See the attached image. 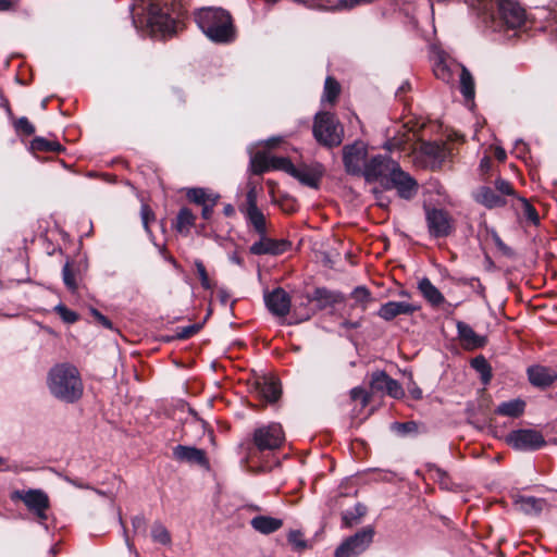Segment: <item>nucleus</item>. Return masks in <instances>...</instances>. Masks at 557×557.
I'll use <instances>...</instances> for the list:
<instances>
[{
  "mask_svg": "<svg viewBox=\"0 0 557 557\" xmlns=\"http://www.w3.org/2000/svg\"><path fill=\"white\" fill-rule=\"evenodd\" d=\"M194 20L206 37L216 45H230L237 38L231 13L220 7H203L194 12Z\"/></svg>",
  "mask_w": 557,
  "mask_h": 557,
  "instance_id": "nucleus-1",
  "label": "nucleus"
},
{
  "mask_svg": "<svg viewBox=\"0 0 557 557\" xmlns=\"http://www.w3.org/2000/svg\"><path fill=\"white\" fill-rule=\"evenodd\" d=\"M50 394L66 404L78 401L84 393V384L78 369L69 362L53 366L47 376Z\"/></svg>",
  "mask_w": 557,
  "mask_h": 557,
  "instance_id": "nucleus-2",
  "label": "nucleus"
},
{
  "mask_svg": "<svg viewBox=\"0 0 557 557\" xmlns=\"http://www.w3.org/2000/svg\"><path fill=\"white\" fill-rule=\"evenodd\" d=\"M147 12L146 26L152 33L172 35L185 15L182 0H148L141 12Z\"/></svg>",
  "mask_w": 557,
  "mask_h": 557,
  "instance_id": "nucleus-3",
  "label": "nucleus"
},
{
  "mask_svg": "<svg viewBox=\"0 0 557 557\" xmlns=\"http://www.w3.org/2000/svg\"><path fill=\"white\" fill-rule=\"evenodd\" d=\"M312 135L319 145L333 149L343 143L344 128L335 114L320 111L314 115Z\"/></svg>",
  "mask_w": 557,
  "mask_h": 557,
  "instance_id": "nucleus-4",
  "label": "nucleus"
},
{
  "mask_svg": "<svg viewBox=\"0 0 557 557\" xmlns=\"http://www.w3.org/2000/svg\"><path fill=\"white\" fill-rule=\"evenodd\" d=\"M285 441L284 431L278 423H271L255 429L251 437V447L249 454L255 456L256 453H272L282 447Z\"/></svg>",
  "mask_w": 557,
  "mask_h": 557,
  "instance_id": "nucleus-5",
  "label": "nucleus"
},
{
  "mask_svg": "<svg viewBox=\"0 0 557 557\" xmlns=\"http://www.w3.org/2000/svg\"><path fill=\"white\" fill-rule=\"evenodd\" d=\"M491 21L494 29H518L525 24V10L513 0H499L497 14L492 13Z\"/></svg>",
  "mask_w": 557,
  "mask_h": 557,
  "instance_id": "nucleus-6",
  "label": "nucleus"
},
{
  "mask_svg": "<svg viewBox=\"0 0 557 557\" xmlns=\"http://www.w3.org/2000/svg\"><path fill=\"white\" fill-rule=\"evenodd\" d=\"M238 210L244 215L247 226L251 227L257 235H263L268 232L267 218L258 207V191L256 186L248 188L245 201L238 206Z\"/></svg>",
  "mask_w": 557,
  "mask_h": 557,
  "instance_id": "nucleus-7",
  "label": "nucleus"
},
{
  "mask_svg": "<svg viewBox=\"0 0 557 557\" xmlns=\"http://www.w3.org/2000/svg\"><path fill=\"white\" fill-rule=\"evenodd\" d=\"M12 502H23L26 508L39 520L47 519V510L50 508V499L46 492L40 488L15 490L11 493Z\"/></svg>",
  "mask_w": 557,
  "mask_h": 557,
  "instance_id": "nucleus-8",
  "label": "nucleus"
},
{
  "mask_svg": "<svg viewBox=\"0 0 557 557\" xmlns=\"http://www.w3.org/2000/svg\"><path fill=\"white\" fill-rule=\"evenodd\" d=\"M506 443L518 451H536L547 445L542 432L535 429H518L508 433Z\"/></svg>",
  "mask_w": 557,
  "mask_h": 557,
  "instance_id": "nucleus-9",
  "label": "nucleus"
},
{
  "mask_svg": "<svg viewBox=\"0 0 557 557\" xmlns=\"http://www.w3.org/2000/svg\"><path fill=\"white\" fill-rule=\"evenodd\" d=\"M375 530L372 525H367L347 537L335 549L334 557H358L373 542Z\"/></svg>",
  "mask_w": 557,
  "mask_h": 557,
  "instance_id": "nucleus-10",
  "label": "nucleus"
},
{
  "mask_svg": "<svg viewBox=\"0 0 557 557\" xmlns=\"http://www.w3.org/2000/svg\"><path fill=\"white\" fill-rule=\"evenodd\" d=\"M398 165L392 158L387 156L376 154L371 157L363 166L361 176L367 183L379 182L383 188L385 180H388L391 173Z\"/></svg>",
  "mask_w": 557,
  "mask_h": 557,
  "instance_id": "nucleus-11",
  "label": "nucleus"
},
{
  "mask_svg": "<svg viewBox=\"0 0 557 557\" xmlns=\"http://www.w3.org/2000/svg\"><path fill=\"white\" fill-rule=\"evenodd\" d=\"M384 190L396 189L399 198L411 200L418 194V182L398 164L391 173L388 180H385Z\"/></svg>",
  "mask_w": 557,
  "mask_h": 557,
  "instance_id": "nucleus-12",
  "label": "nucleus"
},
{
  "mask_svg": "<svg viewBox=\"0 0 557 557\" xmlns=\"http://www.w3.org/2000/svg\"><path fill=\"white\" fill-rule=\"evenodd\" d=\"M368 160V147L363 141L357 140L343 147V164L348 175L361 176Z\"/></svg>",
  "mask_w": 557,
  "mask_h": 557,
  "instance_id": "nucleus-13",
  "label": "nucleus"
},
{
  "mask_svg": "<svg viewBox=\"0 0 557 557\" xmlns=\"http://www.w3.org/2000/svg\"><path fill=\"white\" fill-rule=\"evenodd\" d=\"M425 221L429 233L434 238L448 237L455 231L454 220L444 209H426Z\"/></svg>",
  "mask_w": 557,
  "mask_h": 557,
  "instance_id": "nucleus-14",
  "label": "nucleus"
},
{
  "mask_svg": "<svg viewBox=\"0 0 557 557\" xmlns=\"http://www.w3.org/2000/svg\"><path fill=\"white\" fill-rule=\"evenodd\" d=\"M369 386L372 395L386 394L395 399H400L405 395L399 382L391 377L383 370H376L371 373Z\"/></svg>",
  "mask_w": 557,
  "mask_h": 557,
  "instance_id": "nucleus-15",
  "label": "nucleus"
},
{
  "mask_svg": "<svg viewBox=\"0 0 557 557\" xmlns=\"http://www.w3.org/2000/svg\"><path fill=\"white\" fill-rule=\"evenodd\" d=\"M258 236L259 240L255 242L249 247V252L253 256H280L288 251L292 247V242L288 239H273L268 236V232Z\"/></svg>",
  "mask_w": 557,
  "mask_h": 557,
  "instance_id": "nucleus-16",
  "label": "nucleus"
},
{
  "mask_svg": "<svg viewBox=\"0 0 557 557\" xmlns=\"http://www.w3.org/2000/svg\"><path fill=\"white\" fill-rule=\"evenodd\" d=\"M324 174V165L320 162H313L311 164L302 163L298 166L295 165V171L290 173V176L299 181L305 186L318 189Z\"/></svg>",
  "mask_w": 557,
  "mask_h": 557,
  "instance_id": "nucleus-17",
  "label": "nucleus"
},
{
  "mask_svg": "<svg viewBox=\"0 0 557 557\" xmlns=\"http://www.w3.org/2000/svg\"><path fill=\"white\" fill-rule=\"evenodd\" d=\"M264 302L268 310L276 317L283 318L292 314V300L288 293L282 288L276 287L270 293L264 294Z\"/></svg>",
  "mask_w": 557,
  "mask_h": 557,
  "instance_id": "nucleus-18",
  "label": "nucleus"
},
{
  "mask_svg": "<svg viewBox=\"0 0 557 557\" xmlns=\"http://www.w3.org/2000/svg\"><path fill=\"white\" fill-rule=\"evenodd\" d=\"M345 295L326 287H317L312 294H307V302H315L318 310H324L345 301Z\"/></svg>",
  "mask_w": 557,
  "mask_h": 557,
  "instance_id": "nucleus-19",
  "label": "nucleus"
},
{
  "mask_svg": "<svg viewBox=\"0 0 557 557\" xmlns=\"http://www.w3.org/2000/svg\"><path fill=\"white\" fill-rule=\"evenodd\" d=\"M527 374L531 385L542 389L552 386L557 381V370L546 366H531L527 369Z\"/></svg>",
  "mask_w": 557,
  "mask_h": 557,
  "instance_id": "nucleus-20",
  "label": "nucleus"
},
{
  "mask_svg": "<svg viewBox=\"0 0 557 557\" xmlns=\"http://www.w3.org/2000/svg\"><path fill=\"white\" fill-rule=\"evenodd\" d=\"M418 310H420V306L410 302L388 301L380 307L376 314L385 321H392L398 315H411Z\"/></svg>",
  "mask_w": 557,
  "mask_h": 557,
  "instance_id": "nucleus-21",
  "label": "nucleus"
},
{
  "mask_svg": "<svg viewBox=\"0 0 557 557\" xmlns=\"http://www.w3.org/2000/svg\"><path fill=\"white\" fill-rule=\"evenodd\" d=\"M458 338L467 350L483 348L487 344L486 336L479 335L474 330L463 321H457L456 324Z\"/></svg>",
  "mask_w": 557,
  "mask_h": 557,
  "instance_id": "nucleus-22",
  "label": "nucleus"
},
{
  "mask_svg": "<svg viewBox=\"0 0 557 557\" xmlns=\"http://www.w3.org/2000/svg\"><path fill=\"white\" fill-rule=\"evenodd\" d=\"M173 457L178 461H184L190 465H198L200 467H207L209 465V459L206 451L194 446H175L173 448Z\"/></svg>",
  "mask_w": 557,
  "mask_h": 557,
  "instance_id": "nucleus-23",
  "label": "nucleus"
},
{
  "mask_svg": "<svg viewBox=\"0 0 557 557\" xmlns=\"http://www.w3.org/2000/svg\"><path fill=\"white\" fill-rule=\"evenodd\" d=\"M474 199L487 209L503 208L507 205L505 197L488 186L479 187L474 194Z\"/></svg>",
  "mask_w": 557,
  "mask_h": 557,
  "instance_id": "nucleus-24",
  "label": "nucleus"
},
{
  "mask_svg": "<svg viewBox=\"0 0 557 557\" xmlns=\"http://www.w3.org/2000/svg\"><path fill=\"white\" fill-rule=\"evenodd\" d=\"M256 392L258 396L269 404L276 403L282 395L281 384L273 380L257 381L255 383Z\"/></svg>",
  "mask_w": 557,
  "mask_h": 557,
  "instance_id": "nucleus-25",
  "label": "nucleus"
},
{
  "mask_svg": "<svg viewBox=\"0 0 557 557\" xmlns=\"http://www.w3.org/2000/svg\"><path fill=\"white\" fill-rule=\"evenodd\" d=\"M185 197L189 202L200 207L211 201H219L221 198L220 194L205 187L186 188Z\"/></svg>",
  "mask_w": 557,
  "mask_h": 557,
  "instance_id": "nucleus-26",
  "label": "nucleus"
},
{
  "mask_svg": "<svg viewBox=\"0 0 557 557\" xmlns=\"http://www.w3.org/2000/svg\"><path fill=\"white\" fill-rule=\"evenodd\" d=\"M418 289L424 299L434 307H438L445 301L444 295L428 277H423L419 281Z\"/></svg>",
  "mask_w": 557,
  "mask_h": 557,
  "instance_id": "nucleus-27",
  "label": "nucleus"
},
{
  "mask_svg": "<svg viewBox=\"0 0 557 557\" xmlns=\"http://www.w3.org/2000/svg\"><path fill=\"white\" fill-rule=\"evenodd\" d=\"M197 215L188 207H182L176 215V220L173 223V227L177 233L187 236L191 227L195 226Z\"/></svg>",
  "mask_w": 557,
  "mask_h": 557,
  "instance_id": "nucleus-28",
  "label": "nucleus"
},
{
  "mask_svg": "<svg viewBox=\"0 0 557 557\" xmlns=\"http://www.w3.org/2000/svg\"><path fill=\"white\" fill-rule=\"evenodd\" d=\"M250 525L261 534H271L283 527V520L270 516H256L251 519Z\"/></svg>",
  "mask_w": 557,
  "mask_h": 557,
  "instance_id": "nucleus-29",
  "label": "nucleus"
},
{
  "mask_svg": "<svg viewBox=\"0 0 557 557\" xmlns=\"http://www.w3.org/2000/svg\"><path fill=\"white\" fill-rule=\"evenodd\" d=\"M525 401L520 398L500 403L494 410L495 414L509 418H519L524 413Z\"/></svg>",
  "mask_w": 557,
  "mask_h": 557,
  "instance_id": "nucleus-30",
  "label": "nucleus"
},
{
  "mask_svg": "<svg viewBox=\"0 0 557 557\" xmlns=\"http://www.w3.org/2000/svg\"><path fill=\"white\" fill-rule=\"evenodd\" d=\"M29 150L37 154L39 152H55L62 153L65 151V147L57 140H49L45 137H35L29 145Z\"/></svg>",
  "mask_w": 557,
  "mask_h": 557,
  "instance_id": "nucleus-31",
  "label": "nucleus"
},
{
  "mask_svg": "<svg viewBox=\"0 0 557 557\" xmlns=\"http://www.w3.org/2000/svg\"><path fill=\"white\" fill-rule=\"evenodd\" d=\"M368 508L361 503H357L352 509L342 512V525L344 528H352L358 524L362 517L366 516Z\"/></svg>",
  "mask_w": 557,
  "mask_h": 557,
  "instance_id": "nucleus-32",
  "label": "nucleus"
},
{
  "mask_svg": "<svg viewBox=\"0 0 557 557\" xmlns=\"http://www.w3.org/2000/svg\"><path fill=\"white\" fill-rule=\"evenodd\" d=\"M350 298L355 301L351 308L360 307L363 312L368 309L369 304L374 301L371 290L363 285L355 287L350 293Z\"/></svg>",
  "mask_w": 557,
  "mask_h": 557,
  "instance_id": "nucleus-33",
  "label": "nucleus"
},
{
  "mask_svg": "<svg viewBox=\"0 0 557 557\" xmlns=\"http://www.w3.org/2000/svg\"><path fill=\"white\" fill-rule=\"evenodd\" d=\"M460 92L466 100H473L475 96V84L470 71L461 65Z\"/></svg>",
  "mask_w": 557,
  "mask_h": 557,
  "instance_id": "nucleus-34",
  "label": "nucleus"
},
{
  "mask_svg": "<svg viewBox=\"0 0 557 557\" xmlns=\"http://www.w3.org/2000/svg\"><path fill=\"white\" fill-rule=\"evenodd\" d=\"M517 505L527 515L540 513L543 510L545 500L534 496H520L517 499Z\"/></svg>",
  "mask_w": 557,
  "mask_h": 557,
  "instance_id": "nucleus-35",
  "label": "nucleus"
},
{
  "mask_svg": "<svg viewBox=\"0 0 557 557\" xmlns=\"http://www.w3.org/2000/svg\"><path fill=\"white\" fill-rule=\"evenodd\" d=\"M422 151L424 154L438 161H444L448 156V148L443 141L424 143Z\"/></svg>",
  "mask_w": 557,
  "mask_h": 557,
  "instance_id": "nucleus-36",
  "label": "nucleus"
},
{
  "mask_svg": "<svg viewBox=\"0 0 557 557\" xmlns=\"http://www.w3.org/2000/svg\"><path fill=\"white\" fill-rule=\"evenodd\" d=\"M470 366L480 373L483 384L490 383L492 380V367L483 355H479L471 359Z\"/></svg>",
  "mask_w": 557,
  "mask_h": 557,
  "instance_id": "nucleus-37",
  "label": "nucleus"
},
{
  "mask_svg": "<svg viewBox=\"0 0 557 557\" xmlns=\"http://www.w3.org/2000/svg\"><path fill=\"white\" fill-rule=\"evenodd\" d=\"M309 304L307 302V295L304 297V300L299 302V305H295L293 312L290 314L292 321L289 324L300 323L309 320L314 313L312 309L309 308Z\"/></svg>",
  "mask_w": 557,
  "mask_h": 557,
  "instance_id": "nucleus-38",
  "label": "nucleus"
},
{
  "mask_svg": "<svg viewBox=\"0 0 557 557\" xmlns=\"http://www.w3.org/2000/svg\"><path fill=\"white\" fill-rule=\"evenodd\" d=\"M342 91L339 83L333 76H327L324 82L323 99L331 104H334Z\"/></svg>",
  "mask_w": 557,
  "mask_h": 557,
  "instance_id": "nucleus-39",
  "label": "nucleus"
},
{
  "mask_svg": "<svg viewBox=\"0 0 557 557\" xmlns=\"http://www.w3.org/2000/svg\"><path fill=\"white\" fill-rule=\"evenodd\" d=\"M250 171L255 175H261L270 171V157L262 151H258L250 159Z\"/></svg>",
  "mask_w": 557,
  "mask_h": 557,
  "instance_id": "nucleus-40",
  "label": "nucleus"
},
{
  "mask_svg": "<svg viewBox=\"0 0 557 557\" xmlns=\"http://www.w3.org/2000/svg\"><path fill=\"white\" fill-rule=\"evenodd\" d=\"M151 537H152L153 542L162 544V545H168L171 543L170 532L160 522H154V524L152 525Z\"/></svg>",
  "mask_w": 557,
  "mask_h": 557,
  "instance_id": "nucleus-41",
  "label": "nucleus"
},
{
  "mask_svg": "<svg viewBox=\"0 0 557 557\" xmlns=\"http://www.w3.org/2000/svg\"><path fill=\"white\" fill-rule=\"evenodd\" d=\"M194 265H195V269H196V274L199 277V281H200V284H201L202 288L206 289V290L213 289L214 283L209 277V274L207 272V269H206L203 262L200 259H196L194 261Z\"/></svg>",
  "mask_w": 557,
  "mask_h": 557,
  "instance_id": "nucleus-42",
  "label": "nucleus"
},
{
  "mask_svg": "<svg viewBox=\"0 0 557 557\" xmlns=\"http://www.w3.org/2000/svg\"><path fill=\"white\" fill-rule=\"evenodd\" d=\"M270 170H280L289 174L295 171V164L286 157H270Z\"/></svg>",
  "mask_w": 557,
  "mask_h": 557,
  "instance_id": "nucleus-43",
  "label": "nucleus"
},
{
  "mask_svg": "<svg viewBox=\"0 0 557 557\" xmlns=\"http://www.w3.org/2000/svg\"><path fill=\"white\" fill-rule=\"evenodd\" d=\"M287 542L296 552H302L308 548V543L300 530H290L287 534Z\"/></svg>",
  "mask_w": 557,
  "mask_h": 557,
  "instance_id": "nucleus-44",
  "label": "nucleus"
},
{
  "mask_svg": "<svg viewBox=\"0 0 557 557\" xmlns=\"http://www.w3.org/2000/svg\"><path fill=\"white\" fill-rule=\"evenodd\" d=\"M457 285L469 286L482 298H485V286L479 277H458L454 278Z\"/></svg>",
  "mask_w": 557,
  "mask_h": 557,
  "instance_id": "nucleus-45",
  "label": "nucleus"
},
{
  "mask_svg": "<svg viewBox=\"0 0 557 557\" xmlns=\"http://www.w3.org/2000/svg\"><path fill=\"white\" fill-rule=\"evenodd\" d=\"M53 310L66 324H74L79 320V314L63 304L57 305Z\"/></svg>",
  "mask_w": 557,
  "mask_h": 557,
  "instance_id": "nucleus-46",
  "label": "nucleus"
},
{
  "mask_svg": "<svg viewBox=\"0 0 557 557\" xmlns=\"http://www.w3.org/2000/svg\"><path fill=\"white\" fill-rule=\"evenodd\" d=\"M522 202V210L524 218L534 225L540 224V214L536 208L524 197L519 198Z\"/></svg>",
  "mask_w": 557,
  "mask_h": 557,
  "instance_id": "nucleus-47",
  "label": "nucleus"
},
{
  "mask_svg": "<svg viewBox=\"0 0 557 557\" xmlns=\"http://www.w3.org/2000/svg\"><path fill=\"white\" fill-rule=\"evenodd\" d=\"M140 216H141L143 226H144L146 233L149 235V237L152 238L153 233H152L149 224H150V222H153L156 220V214L149 205H147V203L141 205Z\"/></svg>",
  "mask_w": 557,
  "mask_h": 557,
  "instance_id": "nucleus-48",
  "label": "nucleus"
},
{
  "mask_svg": "<svg viewBox=\"0 0 557 557\" xmlns=\"http://www.w3.org/2000/svg\"><path fill=\"white\" fill-rule=\"evenodd\" d=\"M392 431L397 433L400 436H406L408 434L418 432V424L414 421L407 422H394L391 426Z\"/></svg>",
  "mask_w": 557,
  "mask_h": 557,
  "instance_id": "nucleus-49",
  "label": "nucleus"
},
{
  "mask_svg": "<svg viewBox=\"0 0 557 557\" xmlns=\"http://www.w3.org/2000/svg\"><path fill=\"white\" fill-rule=\"evenodd\" d=\"M371 397H372L371 391L367 392L361 386H356L350 389L351 400H354V401L359 400L362 408L367 407L370 404Z\"/></svg>",
  "mask_w": 557,
  "mask_h": 557,
  "instance_id": "nucleus-50",
  "label": "nucleus"
},
{
  "mask_svg": "<svg viewBox=\"0 0 557 557\" xmlns=\"http://www.w3.org/2000/svg\"><path fill=\"white\" fill-rule=\"evenodd\" d=\"M62 275H63L64 285L67 287V289L72 290V292L76 290L77 283H76L75 273H74L71 262L67 261L63 265Z\"/></svg>",
  "mask_w": 557,
  "mask_h": 557,
  "instance_id": "nucleus-51",
  "label": "nucleus"
},
{
  "mask_svg": "<svg viewBox=\"0 0 557 557\" xmlns=\"http://www.w3.org/2000/svg\"><path fill=\"white\" fill-rule=\"evenodd\" d=\"M15 132L18 135L32 136L35 133V126L26 116L18 117L14 122Z\"/></svg>",
  "mask_w": 557,
  "mask_h": 557,
  "instance_id": "nucleus-52",
  "label": "nucleus"
},
{
  "mask_svg": "<svg viewBox=\"0 0 557 557\" xmlns=\"http://www.w3.org/2000/svg\"><path fill=\"white\" fill-rule=\"evenodd\" d=\"M202 329V323H195L188 326L180 327L175 338L184 341L193 337Z\"/></svg>",
  "mask_w": 557,
  "mask_h": 557,
  "instance_id": "nucleus-53",
  "label": "nucleus"
},
{
  "mask_svg": "<svg viewBox=\"0 0 557 557\" xmlns=\"http://www.w3.org/2000/svg\"><path fill=\"white\" fill-rule=\"evenodd\" d=\"M495 189L497 194L499 193L500 196H516V190L513 188V185L502 177H498L495 181Z\"/></svg>",
  "mask_w": 557,
  "mask_h": 557,
  "instance_id": "nucleus-54",
  "label": "nucleus"
},
{
  "mask_svg": "<svg viewBox=\"0 0 557 557\" xmlns=\"http://www.w3.org/2000/svg\"><path fill=\"white\" fill-rule=\"evenodd\" d=\"M90 314L92 315L95 321L102 325L104 329L113 330V323L111 322V320L108 317L103 315L98 309L91 308Z\"/></svg>",
  "mask_w": 557,
  "mask_h": 557,
  "instance_id": "nucleus-55",
  "label": "nucleus"
},
{
  "mask_svg": "<svg viewBox=\"0 0 557 557\" xmlns=\"http://www.w3.org/2000/svg\"><path fill=\"white\" fill-rule=\"evenodd\" d=\"M407 389H408V392H409V394H410L412 399H414V400L422 399V397H423L422 389L414 382L413 376H412L411 373L409 375V383H408Z\"/></svg>",
  "mask_w": 557,
  "mask_h": 557,
  "instance_id": "nucleus-56",
  "label": "nucleus"
},
{
  "mask_svg": "<svg viewBox=\"0 0 557 557\" xmlns=\"http://www.w3.org/2000/svg\"><path fill=\"white\" fill-rule=\"evenodd\" d=\"M434 74L437 78L448 82L451 77V73L445 63H437L434 67Z\"/></svg>",
  "mask_w": 557,
  "mask_h": 557,
  "instance_id": "nucleus-57",
  "label": "nucleus"
},
{
  "mask_svg": "<svg viewBox=\"0 0 557 557\" xmlns=\"http://www.w3.org/2000/svg\"><path fill=\"white\" fill-rule=\"evenodd\" d=\"M132 525L135 533H145L146 532V519L143 515H137L132 518Z\"/></svg>",
  "mask_w": 557,
  "mask_h": 557,
  "instance_id": "nucleus-58",
  "label": "nucleus"
},
{
  "mask_svg": "<svg viewBox=\"0 0 557 557\" xmlns=\"http://www.w3.org/2000/svg\"><path fill=\"white\" fill-rule=\"evenodd\" d=\"M282 210L288 214H293L298 210V205L294 198H286L280 202Z\"/></svg>",
  "mask_w": 557,
  "mask_h": 557,
  "instance_id": "nucleus-59",
  "label": "nucleus"
},
{
  "mask_svg": "<svg viewBox=\"0 0 557 557\" xmlns=\"http://www.w3.org/2000/svg\"><path fill=\"white\" fill-rule=\"evenodd\" d=\"M219 201H211L208 205L201 206V218L206 221H209L214 212V207Z\"/></svg>",
  "mask_w": 557,
  "mask_h": 557,
  "instance_id": "nucleus-60",
  "label": "nucleus"
},
{
  "mask_svg": "<svg viewBox=\"0 0 557 557\" xmlns=\"http://www.w3.org/2000/svg\"><path fill=\"white\" fill-rule=\"evenodd\" d=\"M493 239H494V243H495L496 247H497V248H498V249H499V250H500L505 256H508V257L512 256V253H513V252H512V249H511L509 246H507V245L502 240V238H500L497 234H495V235L493 236Z\"/></svg>",
  "mask_w": 557,
  "mask_h": 557,
  "instance_id": "nucleus-61",
  "label": "nucleus"
},
{
  "mask_svg": "<svg viewBox=\"0 0 557 557\" xmlns=\"http://www.w3.org/2000/svg\"><path fill=\"white\" fill-rule=\"evenodd\" d=\"M493 166V161L490 157L485 156L481 159L480 170L483 174L487 173Z\"/></svg>",
  "mask_w": 557,
  "mask_h": 557,
  "instance_id": "nucleus-62",
  "label": "nucleus"
},
{
  "mask_svg": "<svg viewBox=\"0 0 557 557\" xmlns=\"http://www.w3.org/2000/svg\"><path fill=\"white\" fill-rule=\"evenodd\" d=\"M411 89V85L408 81L404 82L397 89L395 96L401 99L403 95Z\"/></svg>",
  "mask_w": 557,
  "mask_h": 557,
  "instance_id": "nucleus-63",
  "label": "nucleus"
},
{
  "mask_svg": "<svg viewBox=\"0 0 557 557\" xmlns=\"http://www.w3.org/2000/svg\"><path fill=\"white\" fill-rule=\"evenodd\" d=\"M361 321H362V319L357 320V321L345 320L344 322H342V326L345 329H348V330H356L361 326Z\"/></svg>",
  "mask_w": 557,
  "mask_h": 557,
  "instance_id": "nucleus-64",
  "label": "nucleus"
}]
</instances>
